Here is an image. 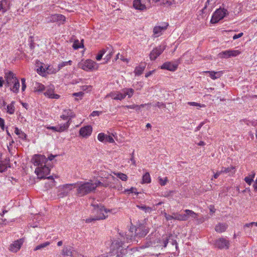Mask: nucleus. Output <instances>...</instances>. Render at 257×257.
<instances>
[{"mask_svg": "<svg viewBox=\"0 0 257 257\" xmlns=\"http://www.w3.org/2000/svg\"><path fill=\"white\" fill-rule=\"evenodd\" d=\"M132 234H126L123 233H120L119 234L121 237V239L118 238L114 240L112 243L111 247L113 249L112 254L109 255V257H122L123 254L126 253L127 250L125 248V246H123V243L122 242L127 241L129 242L133 240L134 237L133 231H131ZM131 233V230L129 231V233Z\"/></svg>", "mask_w": 257, "mask_h": 257, "instance_id": "nucleus-1", "label": "nucleus"}, {"mask_svg": "<svg viewBox=\"0 0 257 257\" xmlns=\"http://www.w3.org/2000/svg\"><path fill=\"white\" fill-rule=\"evenodd\" d=\"M108 184H103L100 181L93 182L92 180L89 181H79L74 184V188L77 189V194L80 197L84 196L95 190L98 186L106 187Z\"/></svg>", "mask_w": 257, "mask_h": 257, "instance_id": "nucleus-2", "label": "nucleus"}, {"mask_svg": "<svg viewBox=\"0 0 257 257\" xmlns=\"http://www.w3.org/2000/svg\"><path fill=\"white\" fill-rule=\"evenodd\" d=\"M47 161L45 156L39 154L35 155L32 159V162L37 166L35 172L40 179L45 178L50 173V169L46 165Z\"/></svg>", "mask_w": 257, "mask_h": 257, "instance_id": "nucleus-3", "label": "nucleus"}, {"mask_svg": "<svg viewBox=\"0 0 257 257\" xmlns=\"http://www.w3.org/2000/svg\"><path fill=\"white\" fill-rule=\"evenodd\" d=\"M134 92L132 88H124L120 91L113 92L109 93V96L114 100H121L126 96L128 98L132 96Z\"/></svg>", "mask_w": 257, "mask_h": 257, "instance_id": "nucleus-4", "label": "nucleus"}, {"mask_svg": "<svg viewBox=\"0 0 257 257\" xmlns=\"http://www.w3.org/2000/svg\"><path fill=\"white\" fill-rule=\"evenodd\" d=\"M93 206L96 207L95 208V212L97 215L93 218H89L86 219V222L89 223L94 220L103 219L107 216V214L109 212L106 209L104 208L103 206H99L97 204L95 205L93 204Z\"/></svg>", "mask_w": 257, "mask_h": 257, "instance_id": "nucleus-5", "label": "nucleus"}, {"mask_svg": "<svg viewBox=\"0 0 257 257\" xmlns=\"http://www.w3.org/2000/svg\"><path fill=\"white\" fill-rule=\"evenodd\" d=\"M228 15V13L227 10L224 8L217 9L213 14L210 23L211 24L217 23Z\"/></svg>", "mask_w": 257, "mask_h": 257, "instance_id": "nucleus-6", "label": "nucleus"}, {"mask_svg": "<svg viewBox=\"0 0 257 257\" xmlns=\"http://www.w3.org/2000/svg\"><path fill=\"white\" fill-rule=\"evenodd\" d=\"M37 71L39 74L46 76L47 74L56 73L58 71L57 70V67L54 68L52 65L46 66L44 64V66L41 65L38 67Z\"/></svg>", "mask_w": 257, "mask_h": 257, "instance_id": "nucleus-7", "label": "nucleus"}, {"mask_svg": "<svg viewBox=\"0 0 257 257\" xmlns=\"http://www.w3.org/2000/svg\"><path fill=\"white\" fill-rule=\"evenodd\" d=\"M78 67L85 71H92L97 68L96 62L91 59L79 62Z\"/></svg>", "mask_w": 257, "mask_h": 257, "instance_id": "nucleus-8", "label": "nucleus"}, {"mask_svg": "<svg viewBox=\"0 0 257 257\" xmlns=\"http://www.w3.org/2000/svg\"><path fill=\"white\" fill-rule=\"evenodd\" d=\"M73 188H74V184H66L59 186L58 196L63 197L67 195Z\"/></svg>", "mask_w": 257, "mask_h": 257, "instance_id": "nucleus-9", "label": "nucleus"}, {"mask_svg": "<svg viewBox=\"0 0 257 257\" xmlns=\"http://www.w3.org/2000/svg\"><path fill=\"white\" fill-rule=\"evenodd\" d=\"M180 63V59H178L174 62H166L160 68L162 69H166L171 71H175L177 70L179 64Z\"/></svg>", "mask_w": 257, "mask_h": 257, "instance_id": "nucleus-10", "label": "nucleus"}, {"mask_svg": "<svg viewBox=\"0 0 257 257\" xmlns=\"http://www.w3.org/2000/svg\"><path fill=\"white\" fill-rule=\"evenodd\" d=\"M241 52L239 50L229 49L222 51L219 53L218 56L221 58L228 59L231 57H236Z\"/></svg>", "mask_w": 257, "mask_h": 257, "instance_id": "nucleus-11", "label": "nucleus"}, {"mask_svg": "<svg viewBox=\"0 0 257 257\" xmlns=\"http://www.w3.org/2000/svg\"><path fill=\"white\" fill-rule=\"evenodd\" d=\"M166 49L165 45H161L154 48L150 54V58L151 60H155Z\"/></svg>", "mask_w": 257, "mask_h": 257, "instance_id": "nucleus-12", "label": "nucleus"}, {"mask_svg": "<svg viewBox=\"0 0 257 257\" xmlns=\"http://www.w3.org/2000/svg\"><path fill=\"white\" fill-rule=\"evenodd\" d=\"M24 242V238H20L14 241L10 245L9 247V250L12 252H17L21 248Z\"/></svg>", "mask_w": 257, "mask_h": 257, "instance_id": "nucleus-13", "label": "nucleus"}, {"mask_svg": "<svg viewBox=\"0 0 257 257\" xmlns=\"http://www.w3.org/2000/svg\"><path fill=\"white\" fill-rule=\"evenodd\" d=\"M135 235L139 237H144L149 232V227L144 224H140L135 229Z\"/></svg>", "mask_w": 257, "mask_h": 257, "instance_id": "nucleus-14", "label": "nucleus"}, {"mask_svg": "<svg viewBox=\"0 0 257 257\" xmlns=\"http://www.w3.org/2000/svg\"><path fill=\"white\" fill-rule=\"evenodd\" d=\"M215 246L220 249H227L229 246V241L225 238H220L215 241Z\"/></svg>", "mask_w": 257, "mask_h": 257, "instance_id": "nucleus-15", "label": "nucleus"}, {"mask_svg": "<svg viewBox=\"0 0 257 257\" xmlns=\"http://www.w3.org/2000/svg\"><path fill=\"white\" fill-rule=\"evenodd\" d=\"M75 116L74 112L70 109H67L63 110L62 114L60 115V118L63 120H67V122H70L72 118Z\"/></svg>", "mask_w": 257, "mask_h": 257, "instance_id": "nucleus-16", "label": "nucleus"}, {"mask_svg": "<svg viewBox=\"0 0 257 257\" xmlns=\"http://www.w3.org/2000/svg\"><path fill=\"white\" fill-rule=\"evenodd\" d=\"M168 26V24L165 23L164 26H156L153 29L154 37L156 38L161 36L163 32L165 31Z\"/></svg>", "mask_w": 257, "mask_h": 257, "instance_id": "nucleus-17", "label": "nucleus"}, {"mask_svg": "<svg viewBox=\"0 0 257 257\" xmlns=\"http://www.w3.org/2000/svg\"><path fill=\"white\" fill-rule=\"evenodd\" d=\"M92 132V127L90 125H86L81 127L79 130V135L83 138L90 136Z\"/></svg>", "mask_w": 257, "mask_h": 257, "instance_id": "nucleus-18", "label": "nucleus"}, {"mask_svg": "<svg viewBox=\"0 0 257 257\" xmlns=\"http://www.w3.org/2000/svg\"><path fill=\"white\" fill-rule=\"evenodd\" d=\"M133 7L136 10L141 11H146L147 10L145 4L144 3V1L142 2V0H134Z\"/></svg>", "mask_w": 257, "mask_h": 257, "instance_id": "nucleus-19", "label": "nucleus"}, {"mask_svg": "<svg viewBox=\"0 0 257 257\" xmlns=\"http://www.w3.org/2000/svg\"><path fill=\"white\" fill-rule=\"evenodd\" d=\"M44 95L50 98L58 99L60 96L54 93V88H50L44 92Z\"/></svg>", "mask_w": 257, "mask_h": 257, "instance_id": "nucleus-20", "label": "nucleus"}, {"mask_svg": "<svg viewBox=\"0 0 257 257\" xmlns=\"http://www.w3.org/2000/svg\"><path fill=\"white\" fill-rule=\"evenodd\" d=\"M10 167L9 160H0V172H5Z\"/></svg>", "mask_w": 257, "mask_h": 257, "instance_id": "nucleus-21", "label": "nucleus"}, {"mask_svg": "<svg viewBox=\"0 0 257 257\" xmlns=\"http://www.w3.org/2000/svg\"><path fill=\"white\" fill-rule=\"evenodd\" d=\"M5 80H19L16 77L15 74L11 71L5 70Z\"/></svg>", "mask_w": 257, "mask_h": 257, "instance_id": "nucleus-22", "label": "nucleus"}, {"mask_svg": "<svg viewBox=\"0 0 257 257\" xmlns=\"http://www.w3.org/2000/svg\"><path fill=\"white\" fill-rule=\"evenodd\" d=\"M220 171L221 174H228L229 175H231L235 173V167L233 166L227 168L222 167Z\"/></svg>", "mask_w": 257, "mask_h": 257, "instance_id": "nucleus-23", "label": "nucleus"}, {"mask_svg": "<svg viewBox=\"0 0 257 257\" xmlns=\"http://www.w3.org/2000/svg\"><path fill=\"white\" fill-rule=\"evenodd\" d=\"M146 66V62H141L140 65L136 67L135 70V72L136 75H140L142 74L144 71L145 68Z\"/></svg>", "mask_w": 257, "mask_h": 257, "instance_id": "nucleus-24", "label": "nucleus"}, {"mask_svg": "<svg viewBox=\"0 0 257 257\" xmlns=\"http://www.w3.org/2000/svg\"><path fill=\"white\" fill-rule=\"evenodd\" d=\"M227 226L226 223H219L215 226V230L216 232L221 233L226 230Z\"/></svg>", "mask_w": 257, "mask_h": 257, "instance_id": "nucleus-25", "label": "nucleus"}, {"mask_svg": "<svg viewBox=\"0 0 257 257\" xmlns=\"http://www.w3.org/2000/svg\"><path fill=\"white\" fill-rule=\"evenodd\" d=\"M108 49H110V50L112 49V47L110 45H109V47H106V48H104L100 50L96 56V59L97 61H100L102 59L103 55L106 53L107 50H108Z\"/></svg>", "mask_w": 257, "mask_h": 257, "instance_id": "nucleus-26", "label": "nucleus"}, {"mask_svg": "<svg viewBox=\"0 0 257 257\" xmlns=\"http://www.w3.org/2000/svg\"><path fill=\"white\" fill-rule=\"evenodd\" d=\"M70 124V122H66L63 124H60L57 125L58 130L57 132L61 133L66 131Z\"/></svg>", "mask_w": 257, "mask_h": 257, "instance_id": "nucleus-27", "label": "nucleus"}, {"mask_svg": "<svg viewBox=\"0 0 257 257\" xmlns=\"http://www.w3.org/2000/svg\"><path fill=\"white\" fill-rule=\"evenodd\" d=\"M62 254L64 256H73V252L71 247H64L62 251Z\"/></svg>", "mask_w": 257, "mask_h": 257, "instance_id": "nucleus-28", "label": "nucleus"}, {"mask_svg": "<svg viewBox=\"0 0 257 257\" xmlns=\"http://www.w3.org/2000/svg\"><path fill=\"white\" fill-rule=\"evenodd\" d=\"M84 40L82 39L81 41V43L79 42L78 40H75L73 44L72 47L75 50H77L81 48L84 47L83 44Z\"/></svg>", "mask_w": 257, "mask_h": 257, "instance_id": "nucleus-29", "label": "nucleus"}, {"mask_svg": "<svg viewBox=\"0 0 257 257\" xmlns=\"http://www.w3.org/2000/svg\"><path fill=\"white\" fill-rule=\"evenodd\" d=\"M15 133L18 136L19 138H21L22 140H26L27 138L26 134L22 132L21 130L19 129L18 127H16L15 129Z\"/></svg>", "mask_w": 257, "mask_h": 257, "instance_id": "nucleus-30", "label": "nucleus"}, {"mask_svg": "<svg viewBox=\"0 0 257 257\" xmlns=\"http://www.w3.org/2000/svg\"><path fill=\"white\" fill-rule=\"evenodd\" d=\"M50 244V242L49 241H45L42 243H41L36 246V247L34 248V251L42 250L43 248L49 245Z\"/></svg>", "mask_w": 257, "mask_h": 257, "instance_id": "nucleus-31", "label": "nucleus"}, {"mask_svg": "<svg viewBox=\"0 0 257 257\" xmlns=\"http://www.w3.org/2000/svg\"><path fill=\"white\" fill-rule=\"evenodd\" d=\"M184 212L187 213V215L189 218H191L192 219H196L198 218V214L191 210L186 209Z\"/></svg>", "mask_w": 257, "mask_h": 257, "instance_id": "nucleus-32", "label": "nucleus"}, {"mask_svg": "<svg viewBox=\"0 0 257 257\" xmlns=\"http://www.w3.org/2000/svg\"><path fill=\"white\" fill-rule=\"evenodd\" d=\"M7 112L10 114H13L15 112V108L14 106V102H12L8 104L7 107Z\"/></svg>", "mask_w": 257, "mask_h": 257, "instance_id": "nucleus-33", "label": "nucleus"}, {"mask_svg": "<svg viewBox=\"0 0 257 257\" xmlns=\"http://www.w3.org/2000/svg\"><path fill=\"white\" fill-rule=\"evenodd\" d=\"M113 174L123 181H126L127 180V176L125 174L121 172H113Z\"/></svg>", "mask_w": 257, "mask_h": 257, "instance_id": "nucleus-34", "label": "nucleus"}, {"mask_svg": "<svg viewBox=\"0 0 257 257\" xmlns=\"http://www.w3.org/2000/svg\"><path fill=\"white\" fill-rule=\"evenodd\" d=\"M254 176L255 174L254 173H252L251 174H250L248 176L245 177L244 181L247 184L250 185L253 180Z\"/></svg>", "mask_w": 257, "mask_h": 257, "instance_id": "nucleus-35", "label": "nucleus"}, {"mask_svg": "<svg viewBox=\"0 0 257 257\" xmlns=\"http://www.w3.org/2000/svg\"><path fill=\"white\" fill-rule=\"evenodd\" d=\"M72 63V61L69 60L68 61L62 62L60 63L57 67V70L59 71L60 69H61L63 67L69 65H71Z\"/></svg>", "mask_w": 257, "mask_h": 257, "instance_id": "nucleus-36", "label": "nucleus"}, {"mask_svg": "<svg viewBox=\"0 0 257 257\" xmlns=\"http://www.w3.org/2000/svg\"><path fill=\"white\" fill-rule=\"evenodd\" d=\"M186 104L190 106H195L197 108V109H199L201 107H205L206 106V105L204 104H201L196 102H188Z\"/></svg>", "mask_w": 257, "mask_h": 257, "instance_id": "nucleus-37", "label": "nucleus"}, {"mask_svg": "<svg viewBox=\"0 0 257 257\" xmlns=\"http://www.w3.org/2000/svg\"><path fill=\"white\" fill-rule=\"evenodd\" d=\"M143 183H149L151 181L150 174L148 172L146 173L143 176Z\"/></svg>", "mask_w": 257, "mask_h": 257, "instance_id": "nucleus-38", "label": "nucleus"}, {"mask_svg": "<svg viewBox=\"0 0 257 257\" xmlns=\"http://www.w3.org/2000/svg\"><path fill=\"white\" fill-rule=\"evenodd\" d=\"M45 89V86L44 85L39 83L36 82V85L35 86V91L37 92H42Z\"/></svg>", "mask_w": 257, "mask_h": 257, "instance_id": "nucleus-39", "label": "nucleus"}, {"mask_svg": "<svg viewBox=\"0 0 257 257\" xmlns=\"http://www.w3.org/2000/svg\"><path fill=\"white\" fill-rule=\"evenodd\" d=\"M58 14H55L54 15H52L49 18H48V22H56L58 21Z\"/></svg>", "mask_w": 257, "mask_h": 257, "instance_id": "nucleus-40", "label": "nucleus"}, {"mask_svg": "<svg viewBox=\"0 0 257 257\" xmlns=\"http://www.w3.org/2000/svg\"><path fill=\"white\" fill-rule=\"evenodd\" d=\"M20 84L19 81H15V83H14L13 86L11 88V90L14 92H17L20 88Z\"/></svg>", "mask_w": 257, "mask_h": 257, "instance_id": "nucleus-41", "label": "nucleus"}, {"mask_svg": "<svg viewBox=\"0 0 257 257\" xmlns=\"http://www.w3.org/2000/svg\"><path fill=\"white\" fill-rule=\"evenodd\" d=\"M124 193L130 194V193H135V194L138 195L139 194L138 192H137V189L135 188L132 187L130 189H127L124 190Z\"/></svg>", "mask_w": 257, "mask_h": 257, "instance_id": "nucleus-42", "label": "nucleus"}, {"mask_svg": "<svg viewBox=\"0 0 257 257\" xmlns=\"http://www.w3.org/2000/svg\"><path fill=\"white\" fill-rule=\"evenodd\" d=\"M162 4L170 6L175 5V1L174 0H162Z\"/></svg>", "mask_w": 257, "mask_h": 257, "instance_id": "nucleus-43", "label": "nucleus"}, {"mask_svg": "<svg viewBox=\"0 0 257 257\" xmlns=\"http://www.w3.org/2000/svg\"><path fill=\"white\" fill-rule=\"evenodd\" d=\"M254 225L257 226V222H252L249 223L245 224L243 226V229L245 230L247 228H252Z\"/></svg>", "mask_w": 257, "mask_h": 257, "instance_id": "nucleus-44", "label": "nucleus"}, {"mask_svg": "<svg viewBox=\"0 0 257 257\" xmlns=\"http://www.w3.org/2000/svg\"><path fill=\"white\" fill-rule=\"evenodd\" d=\"M137 207L142 210H145V212H150L152 210V209L151 207H147L145 205H138Z\"/></svg>", "mask_w": 257, "mask_h": 257, "instance_id": "nucleus-45", "label": "nucleus"}, {"mask_svg": "<svg viewBox=\"0 0 257 257\" xmlns=\"http://www.w3.org/2000/svg\"><path fill=\"white\" fill-rule=\"evenodd\" d=\"M105 137L106 135H105L104 133H99L98 135L97 139L100 142L104 143Z\"/></svg>", "mask_w": 257, "mask_h": 257, "instance_id": "nucleus-46", "label": "nucleus"}, {"mask_svg": "<svg viewBox=\"0 0 257 257\" xmlns=\"http://www.w3.org/2000/svg\"><path fill=\"white\" fill-rule=\"evenodd\" d=\"M168 179L167 177L164 178H159V182L161 186H165L168 182Z\"/></svg>", "mask_w": 257, "mask_h": 257, "instance_id": "nucleus-47", "label": "nucleus"}, {"mask_svg": "<svg viewBox=\"0 0 257 257\" xmlns=\"http://www.w3.org/2000/svg\"><path fill=\"white\" fill-rule=\"evenodd\" d=\"M108 142L110 143H113L114 142V139L110 136L106 135L104 143Z\"/></svg>", "mask_w": 257, "mask_h": 257, "instance_id": "nucleus-48", "label": "nucleus"}, {"mask_svg": "<svg viewBox=\"0 0 257 257\" xmlns=\"http://www.w3.org/2000/svg\"><path fill=\"white\" fill-rule=\"evenodd\" d=\"M173 215H174L175 220L182 221L181 219L182 218V216L181 214H179L178 213H173Z\"/></svg>", "mask_w": 257, "mask_h": 257, "instance_id": "nucleus-49", "label": "nucleus"}, {"mask_svg": "<svg viewBox=\"0 0 257 257\" xmlns=\"http://www.w3.org/2000/svg\"><path fill=\"white\" fill-rule=\"evenodd\" d=\"M108 50H109V54L108 55H107L106 56L105 58H104V60H105L106 62L108 61L111 59V57L112 55H113L112 51L110 50V49H108Z\"/></svg>", "mask_w": 257, "mask_h": 257, "instance_id": "nucleus-50", "label": "nucleus"}, {"mask_svg": "<svg viewBox=\"0 0 257 257\" xmlns=\"http://www.w3.org/2000/svg\"><path fill=\"white\" fill-rule=\"evenodd\" d=\"M222 73V71L215 72V74H213L214 75V77H212V79H216L220 78Z\"/></svg>", "mask_w": 257, "mask_h": 257, "instance_id": "nucleus-51", "label": "nucleus"}, {"mask_svg": "<svg viewBox=\"0 0 257 257\" xmlns=\"http://www.w3.org/2000/svg\"><path fill=\"white\" fill-rule=\"evenodd\" d=\"M169 238L168 236L163 237L162 243L163 244V246L166 247L168 243Z\"/></svg>", "mask_w": 257, "mask_h": 257, "instance_id": "nucleus-52", "label": "nucleus"}, {"mask_svg": "<svg viewBox=\"0 0 257 257\" xmlns=\"http://www.w3.org/2000/svg\"><path fill=\"white\" fill-rule=\"evenodd\" d=\"M164 216H165V217L167 221H169V220H172V219H174V215L173 214L172 215H171L168 214L166 213H165L164 214Z\"/></svg>", "mask_w": 257, "mask_h": 257, "instance_id": "nucleus-53", "label": "nucleus"}, {"mask_svg": "<svg viewBox=\"0 0 257 257\" xmlns=\"http://www.w3.org/2000/svg\"><path fill=\"white\" fill-rule=\"evenodd\" d=\"M83 92H76V93H74L72 94V96H75V97H79L80 98V99H81L83 96Z\"/></svg>", "mask_w": 257, "mask_h": 257, "instance_id": "nucleus-54", "label": "nucleus"}, {"mask_svg": "<svg viewBox=\"0 0 257 257\" xmlns=\"http://www.w3.org/2000/svg\"><path fill=\"white\" fill-rule=\"evenodd\" d=\"M58 21L60 22L63 23L65 21V17L63 15L58 14Z\"/></svg>", "mask_w": 257, "mask_h": 257, "instance_id": "nucleus-55", "label": "nucleus"}, {"mask_svg": "<svg viewBox=\"0 0 257 257\" xmlns=\"http://www.w3.org/2000/svg\"><path fill=\"white\" fill-rule=\"evenodd\" d=\"M0 127L3 131L5 130V120L0 117Z\"/></svg>", "mask_w": 257, "mask_h": 257, "instance_id": "nucleus-56", "label": "nucleus"}, {"mask_svg": "<svg viewBox=\"0 0 257 257\" xmlns=\"http://www.w3.org/2000/svg\"><path fill=\"white\" fill-rule=\"evenodd\" d=\"M151 105V104L149 103H145V104H142L141 105H138V107H135L134 109H135L136 111H139L141 108L145 107L146 105Z\"/></svg>", "mask_w": 257, "mask_h": 257, "instance_id": "nucleus-57", "label": "nucleus"}, {"mask_svg": "<svg viewBox=\"0 0 257 257\" xmlns=\"http://www.w3.org/2000/svg\"><path fill=\"white\" fill-rule=\"evenodd\" d=\"M82 89L84 91H87V92L91 91V86H87V85H84L82 87Z\"/></svg>", "mask_w": 257, "mask_h": 257, "instance_id": "nucleus-58", "label": "nucleus"}, {"mask_svg": "<svg viewBox=\"0 0 257 257\" xmlns=\"http://www.w3.org/2000/svg\"><path fill=\"white\" fill-rule=\"evenodd\" d=\"M155 106H156V107H158L159 108H161V107H165V104L163 103V102H157L155 105H154Z\"/></svg>", "mask_w": 257, "mask_h": 257, "instance_id": "nucleus-59", "label": "nucleus"}, {"mask_svg": "<svg viewBox=\"0 0 257 257\" xmlns=\"http://www.w3.org/2000/svg\"><path fill=\"white\" fill-rule=\"evenodd\" d=\"M0 2H2L1 4H2L3 7H4V8H7L9 5V2L7 0H2Z\"/></svg>", "mask_w": 257, "mask_h": 257, "instance_id": "nucleus-60", "label": "nucleus"}, {"mask_svg": "<svg viewBox=\"0 0 257 257\" xmlns=\"http://www.w3.org/2000/svg\"><path fill=\"white\" fill-rule=\"evenodd\" d=\"M243 33H240L238 34H235L233 36V40H235V39H237L238 38H239L240 37H241L242 36H243Z\"/></svg>", "mask_w": 257, "mask_h": 257, "instance_id": "nucleus-61", "label": "nucleus"}, {"mask_svg": "<svg viewBox=\"0 0 257 257\" xmlns=\"http://www.w3.org/2000/svg\"><path fill=\"white\" fill-rule=\"evenodd\" d=\"M204 123H205V121L201 122L199 124V125L196 127L195 131L197 132V131H199L200 130V128H201V127L204 124Z\"/></svg>", "mask_w": 257, "mask_h": 257, "instance_id": "nucleus-62", "label": "nucleus"}, {"mask_svg": "<svg viewBox=\"0 0 257 257\" xmlns=\"http://www.w3.org/2000/svg\"><path fill=\"white\" fill-rule=\"evenodd\" d=\"M182 221H186L189 219L188 215H187V213L185 212L184 214H182Z\"/></svg>", "mask_w": 257, "mask_h": 257, "instance_id": "nucleus-63", "label": "nucleus"}, {"mask_svg": "<svg viewBox=\"0 0 257 257\" xmlns=\"http://www.w3.org/2000/svg\"><path fill=\"white\" fill-rule=\"evenodd\" d=\"M101 113V112H99V111H93L91 114V115L92 116H99V114Z\"/></svg>", "mask_w": 257, "mask_h": 257, "instance_id": "nucleus-64", "label": "nucleus"}]
</instances>
